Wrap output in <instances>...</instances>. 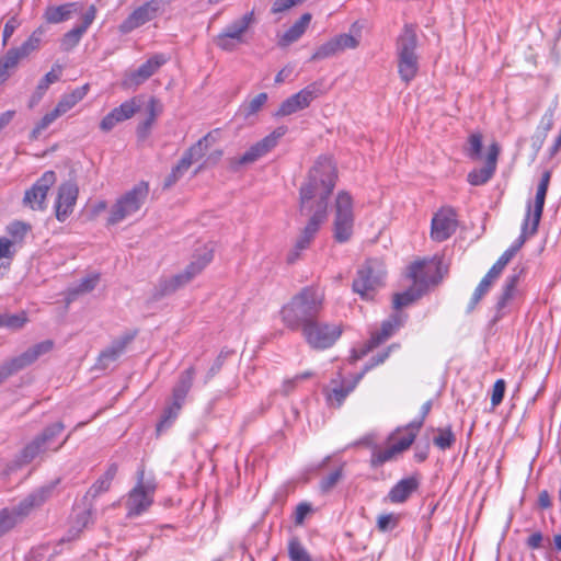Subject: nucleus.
<instances>
[{
  "label": "nucleus",
  "mask_w": 561,
  "mask_h": 561,
  "mask_svg": "<svg viewBox=\"0 0 561 561\" xmlns=\"http://www.w3.org/2000/svg\"><path fill=\"white\" fill-rule=\"evenodd\" d=\"M397 520L392 514L380 515L377 519V527L380 531H388L394 528Z\"/></svg>",
  "instance_id": "obj_64"
},
{
  "label": "nucleus",
  "mask_w": 561,
  "mask_h": 561,
  "mask_svg": "<svg viewBox=\"0 0 561 561\" xmlns=\"http://www.w3.org/2000/svg\"><path fill=\"white\" fill-rule=\"evenodd\" d=\"M301 334L311 348L325 350L337 341L342 329L339 324L321 322L316 318L304 327Z\"/></svg>",
  "instance_id": "obj_9"
},
{
  "label": "nucleus",
  "mask_w": 561,
  "mask_h": 561,
  "mask_svg": "<svg viewBox=\"0 0 561 561\" xmlns=\"http://www.w3.org/2000/svg\"><path fill=\"white\" fill-rule=\"evenodd\" d=\"M288 556L290 561H311L310 554L296 537L288 542Z\"/></svg>",
  "instance_id": "obj_47"
},
{
  "label": "nucleus",
  "mask_w": 561,
  "mask_h": 561,
  "mask_svg": "<svg viewBox=\"0 0 561 561\" xmlns=\"http://www.w3.org/2000/svg\"><path fill=\"white\" fill-rule=\"evenodd\" d=\"M404 322V316L400 312L393 313L382 322L380 331L373 334L370 347L377 346L389 339Z\"/></svg>",
  "instance_id": "obj_30"
},
{
  "label": "nucleus",
  "mask_w": 561,
  "mask_h": 561,
  "mask_svg": "<svg viewBox=\"0 0 561 561\" xmlns=\"http://www.w3.org/2000/svg\"><path fill=\"white\" fill-rule=\"evenodd\" d=\"M253 22L254 13L251 11L227 25L221 34L230 37L233 41H237L238 43H243V34Z\"/></svg>",
  "instance_id": "obj_32"
},
{
  "label": "nucleus",
  "mask_w": 561,
  "mask_h": 561,
  "mask_svg": "<svg viewBox=\"0 0 561 561\" xmlns=\"http://www.w3.org/2000/svg\"><path fill=\"white\" fill-rule=\"evenodd\" d=\"M61 115L54 108L49 113L43 116V118L37 123V125L31 131V139H37L42 131L48 128L58 117Z\"/></svg>",
  "instance_id": "obj_51"
},
{
  "label": "nucleus",
  "mask_w": 561,
  "mask_h": 561,
  "mask_svg": "<svg viewBox=\"0 0 561 561\" xmlns=\"http://www.w3.org/2000/svg\"><path fill=\"white\" fill-rule=\"evenodd\" d=\"M482 150V136L480 134H472L468 139L467 156L472 160H478L481 157Z\"/></svg>",
  "instance_id": "obj_55"
},
{
  "label": "nucleus",
  "mask_w": 561,
  "mask_h": 561,
  "mask_svg": "<svg viewBox=\"0 0 561 561\" xmlns=\"http://www.w3.org/2000/svg\"><path fill=\"white\" fill-rule=\"evenodd\" d=\"M64 428L65 426L61 422H56L47 426L38 436L22 449L20 455L10 465H8L5 473L9 474L22 466L30 463L48 450H58L69 437L67 436L59 445L53 446L55 438L60 435Z\"/></svg>",
  "instance_id": "obj_5"
},
{
  "label": "nucleus",
  "mask_w": 561,
  "mask_h": 561,
  "mask_svg": "<svg viewBox=\"0 0 561 561\" xmlns=\"http://www.w3.org/2000/svg\"><path fill=\"white\" fill-rule=\"evenodd\" d=\"M79 188L73 182L62 183L58 188V195L55 202L56 218L64 222L73 211Z\"/></svg>",
  "instance_id": "obj_20"
},
{
  "label": "nucleus",
  "mask_w": 561,
  "mask_h": 561,
  "mask_svg": "<svg viewBox=\"0 0 561 561\" xmlns=\"http://www.w3.org/2000/svg\"><path fill=\"white\" fill-rule=\"evenodd\" d=\"M333 227L334 239L337 242L343 243L351 239L354 227L353 198L345 191H341L336 196Z\"/></svg>",
  "instance_id": "obj_10"
},
{
  "label": "nucleus",
  "mask_w": 561,
  "mask_h": 561,
  "mask_svg": "<svg viewBox=\"0 0 561 561\" xmlns=\"http://www.w3.org/2000/svg\"><path fill=\"white\" fill-rule=\"evenodd\" d=\"M92 508H84L82 512L77 513L73 528L76 529V535L80 533L84 527H87L90 523H92Z\"/></svg>",
  "instance_id": "obj_58"
},
{
  "label": "nucleus",
  "mask_w": 561,
  "mask_h": 561,
  "mask_svg": "<svg viewBox=\"0 0 561 561\" xmlns=\"http://www.w3.org/2000/svg\"><path fill=\"white\" fill-rule=\"evenodd\" d=\"M312 376V373L311 371H306V373H302V374H299V375H296L295 377L290 378V379H287L283 382V386H282V391L284 394H289L296 387V385L301 381V380H305V379H308Z\"/></svg>",
  "instance_id": "obj_61"
},
{
  "label": "nucleus",
  "mask_w": 561,
  "mask_h": 561,
  "mask_svg": "<svg viewBox=\"0 0 561 561\" xmlns=\"http://www.w3.org/2000/svg\"><path fill=\"white\" fill-rule=\"evenodd\" d=\"M96 16V8L94 4H91L88 10L81 16V24L75 26L70 31H68L60 43V46L64 50H70L76 47L83 34L87 32L89 26L93 23Z\"/></svg>",
  "instance_id": "obj_23"
},
{
  "label": "nucleus",
  "mask_w": 561,
  "mask_h": 561,
  "mask_svg": "<svg viewBox=\"0 0 561 561\" xmlns=\"http://www.w3.org/2000/svg\"><path fill=\"white\" fill-rule=\"evenodd\" d=\"M57 483L58 481H54L41 485L12 507L20 522L28 516L34 508L43 505L53 495Z\"/></svg>",
  "instance_id": "obj_18"
},
{
  "label": "nucleus",
  "mask_w": 561,
  "mask_h": 561,
  "mask_svg": "<svg viewBox=\"0 0 561 561\" xmlns=\"http://www.w3.org/2000/svg\"><path fill=\"white\" fill-rule=\"evenodd\" d=\"M44 31L42 28L35 30L31 36L19 47H13L22 59L26 58L32 51L39 47Z\"/></svg>",
  "instance_id": "obj_43"
},
{
  "label": "nucleus",
  "mask_w": 561,
  "mask_h": 561,
  "mask_svg": "<svg viewBox=\"0 0 561 561\" xmlns=\"http://www.w3.org/2000/svg\"><path fill=\"white\" fill-rule=\"evenodd\" d=\"M80 2H68L60 5H49L46 8L44 18L48 23L58 24L72 18L82 11Z\"/></svg>",
  "instance_id": "obj_24"
},
{
  "label": "nucleus",
  "mask_w": 561,
  "mask_h": 561,
  "mask_svg": "<svg viewBox=\"0 0 561 561\" xmlns=\"http://www.w3.org/2000/svg\"><path fill=\"white\" fill-rule=\"evenodd\" d=\"M530 228H531L530 204H528L526 216H525L523 225H522L520 236L515 240L519 245L523 247L525 241L527 240V238L533 236V234H530Z\"/></svg>",
  "instance_id": "obj_60"
},
{
  "label": "nucleus",
  "mask_w": 561,
  "mask_h": 561,
  "mask_svg": "<svg viewBox=\"0 0 561 561\" xmlns=\"http://www.w3.org/2000/svg\"><path fill=\"white\" fill-rule=\"evenodd\" d=\"M183 404L171 399V403L163 409L161 419L157 424L156 430L158 434H161L173 424V422L178 419Z\"/></svg>",
  "instance_id": "obj_37"
},
{
  "label": "nucleus",
  "mask_w": 561,
  "mask_h": 561,
  "mask_svg": "<svg viewBox=\"0 0 561 561\" xmlns=\"http://www.w3.org/2000/svg\"><path fill=\"white\" fill-rule=\"evenodd\" d=\"M359 42L356 37L351 34H340L328 42L320 45L312 54L310 60L318 61L334 57L345 49H354L358 46Z\"/></svg>",
  "instance_id": "obj_17"
},
{
  "label": "nucleus",
  "mask_w": 561,
  "mask_h": 561,
  "mask_svg": "<svg viewBox=\"0 0 561 561\" xmlns=\"http://www.w3.org/2000/svg\"><path fill=\"white\" fill-rule=\"evenodd\" d=\"M421 427L422 421H412L404 427V434L394 443L400 453L410 448Z\"/></svg>",
  "instance_id": "obj_38"
},
{
  "label": "nucleus",
  "mask_w": 561,
  "mask_h": 561,
  "mask_svg": "<svg viewBox=\"0 0 561 561\" xmlns=\"http://www.w3.org/2000/svg\"><path fill=\"white\" fill-rule=\"evenodd\" d=\"M554 122V107H549L545 114L542 115L539 125L537 127V131L534 136V146L537 147V149L541 148L548 133L553 127Z\"/></svg>",
  "instance_id": "obj_34"
},
{
  "label": "nucleus",
  "mask_w": 561,
  "mask_h": 561,
  "mask_svg": "<svg viewBox=\"0 0 561 561\" xmlns=\"http://www.w3.org/2000/svg\"><path fill=\"white\" fill-rule=\"evenodd\" d=\"M322 291L312 286L304 287L285 304L280 311L283 324L291 331L302 330L313 319L318 318L323 308Z\"/></svg>",
  "instance_id": "obj_2"
},
{
  "label": "nucleus",
  "mask_w": 561,
  "mask_h": 561,
  "mask_svg": "<svg viewBox=\"0 0 561 561\" xmlns=\"http://www.w3.org/2000/svg\"><path fill=\"white\" fill-rule=\"evenodd\" d=\"M149 185L146 182L136 184L131 190L122 195L112 206L108 225H116L140 210L148 198Z\"/></svg>",
  "instance_id": "obj_7"
},
{
  "label": "nucleus",
  "mask_w": 561,
  "mask_h": 561,
  "mask_svg": "<svg viewBox=\"0 0 561 561\" xmlns=\"http://www.w3.org/2000/svg\"><path fill=\"white\" fill-rule=\"evenodd\" d=\"M386 277L385 264L377 259L366 260L358 268L353 280V290L363 299L370 300L375 293L383 286Z\"/></svg>",
  "instance_id": "obj_6"
},
{
  "label": "nucleus",
  "mask_w": 561,
  "mask_h": 561,
  "mask_svg": "<svg viewBox=\"0 0 561 561\" xmlns=\"http://www.w3.org/2000/svg\"><path fill=\"white\" fill-rule=\"evenodd\" d=\"M61 115L54 108L49 113L43 116V118L37 123V125L31 131V139H37L42 131L48 128L58 117Z\"/></svg>",
  "instance_id": "obj_52"
},
{
  "label": "nucleus",
  "mask_w": 561,
  "mask_h": 561,
  "mask_svg": "<svg viewBox=\"0 0 561 561\" xmlns=\"http://www.w3.org/2000/svg\"><path fill=\"white\" fill-rule=\"evenodd\" d=\"M110 486L111 482L105 478L101 477L92 484V486L88 491V495L96 497L101 493L106 492L110 489Z\"/></svg>",
  "instance_id": "obj_62"
},
{
  "label": "nucleus",
  "mask_w": 561,
  "mask_h": 561,
  "mask_svg": "<svg viewBox=\"0 0 561 561\" xmlns=\"http://www.w3.org/2000/svg\"><path fill=\"white\" fill-rule=\"evenodd\" d=\"M215 141L211 133L201 138L196 144L191 146L179 161V169H190V167L201 160L207 152L209 146Z\"/></svg>",
  "instance_id": "obj_25"
},
{
  "label": "nucleus",
  "mask_w": 561,
  "mask_h": 561,
  "mask_svg": "<svg viewBox=\"0 0 561 561\" xmlns=\"http://www.w3.org/2000/svg\"><path fill=\"white\" fill-rule=\"evenodd\" d=\"M336 180V168L329 157H320L309 171L307 182L300 187V211L311 214L302 232L314 237L327 218L328 198Z\"/></svg>",
  "instance_id": "obj_1"
},
{
  "label": "nucleus",
  "mask_w": 561,
  "mask_h": 561,
  "mask_svg": "<svg viewBox=\"0 0 561 561\" xmlns=\"http://www.w3.org/2000/svg\"><path fill=\"white\" fill-rule=\"evenodd\" d=\"M44 31L42 28L35 30L31 36L19 47H13L22 59L26 58L32 51L39 47Z\"/></svg>",
  "instance_id": "obj_42"
},
{
  "label": "nucleus",
  "mask_w": 561,
  "mask_h": 561,
  "mask_svg": "<svg viewBox=\"0 0 561 561\" xmlns=\"http://www.w3.org/2000/svg\"><path fill=\"white\" fill-rule=\"evenodd\" d=\"M194 374L193 367L187 368L181 374L179 381L172 390V400L184 404L185 398L193 385Z\"/></svg>",
  "instance_id": "obj_33"
},
{
  "label": "nucleus",
  "mask_w": 561,
  "mask_h": 561,
  "mask_svg": "<svg viewBox=\"0 0 561 561\" xmlns=\"http://www.w3.org/2000/svg\"><path fill=\"white\" fill-rule=\"evenodd\" d=\"M422 291L423 290L420 289V287H417V289L409 288L403 293L396 294L393 296V308L396 310H399L403 307L409 306L410 304H412L413 301L421 297Z\"/></svg>",
  "instance_id": "obj_45"
},
{
  "label": "nucleus",
  "mask_w": 561,
  "mask_h": 561,
  "mask_svg": "<svg viewBox=\"0 0 561 561\" xmlns=\"http://www.w3.org/2000/svg\"><path fill=\"white\" fill-rule=\"evenodd\" d=\"M524 272V268H513V272L507 278L505 279V283L502 288V293L496 301V311L499 313L497 317L503 316V310L506 308L508 302L514 298L516 294V286L519 282V278Z\"/></svg>",
  "instance_id": "obj_27"
},
{
  "label": "nucleus",
  "mask_w": 561,
  "mask_h": 561,
  "mask_svg": "<svg viewBox=\"0 0 561 561\" xmlns=\"http://www.w3.org/2000/svg\"><path fill=\"white\" fill-rule=\"evenodd\" d=\"M54 347V342L51 340L42 341L28 350H26L21 355L13 357L9 360V374H15L19 370L30 366L34 362H36L41 356L49 353Z\"/></svg>",
  "instance_id": "obj_21"
},
{
  "label": "nucleus",
  "mask_w": 561,
  "mask_h": 561,
  "mask_svg": "<svg viewBox=\"0 0 561 561\" xmlns=\"http://www.w3.org/2000/svg\"><path fill=\"white\" fill-rule=\"evenodd\" d=\"M163 0H149L136 8L118 26L122 34H128L134 30L154 20L164 11Z\"/></svg>",
  "instance_id": "obj_12"
},
{
  "label": "nucleus",
  "mask_w": 561,
  "mask_h": 561,
  "mask_svg": "<svg viewBox=\"0 0 561 561\" xmlns=\"http://www.w3.org/2000/svg\"><path fill=\"white\" fill-rule=\"evenodd\" d=\"M56 182L54 171H46L34 184L25 192L23 202L34 210H43L49 188Z\"/></svg>",
  "instance_id": "obj_19"
},
{
  "label": "nucleus",
  "mask_w": 561,
  "mask_h": 561,
  "mask_svg": "<svg viewBox=\"0 0 561 561\" xmlns=\"http://www.w3.org/2000/svg\"><path fill=\"white\" fill-rule=\"evenodd\" d=\"M100 280L99 274H90L83 277L77 285L68 288V295L70 298H75L79 295L92 291Z\"/></svg>",
  "instance_id": "obj_40"
},
{
  "label": "nucleus",
  "mask_w": 561,
  "mask_h": 561,
  "mask_svg": "<svg viewBox=\"0 0 561 561\" xmlns=\"http://www.w3.org/2000/svg\"><path fill=\"white\" fill-rule=\"evenodd\" d=\"M213 257V245L205 244L203 248L196 250L193 261L183 272L169 278L165 277L159 279L151 290V300L158 301L184 287L211 262Z\"/></svg>",
  "instance_id": "obj_3"
},
{
  "label": "nucleus",
  "mask_w": 561,
  "mask_h": 561,
  "mask_svg": "<svg viewBox=\"0 0 561 561\" xmlns=\"http://www.w3.org/2000/svg\"><path fill=\"white\" fill-rule=\"evenodd\" d=\"M44 31L42 28L35 30L31 36L19 47H13L22 59L26 58L32 51L39 47Z\"/></svg>",
  "instance_id": "obj_44"
},
{
  "label": "nucleus",
  "mask_w": 561,
  "mask_h": 561,
  "mask_svg": "<svg viewBox=\"0 0 561 561\" xmlns=\"http://www.w3.org/2000/svg\"><path fill=\"white\" fill-rule=\"evenodd\" d=\"M401 454L400 450L397 448L394 443L385 448V449H377L373 451L370 465L374 468L382 466L385 462H388L396 458L397 455Z\"/></svg>",
  "instance_id": "obj_41"
},
{
  "label": "nucleus",
  "mask_w": 561,
  "mask_h": 561,
  "mask_svg": "<svg viewBox=\"0 0 561 561\" xmlns=\"http://www.w3.org/2000/svg\"><path fill=\"white\" fill-rule=\"evenodd\" d=\"M312 16L310 13H304L298 21L294 23L293 26H290L279 38L278 45L282 47H286L290 45L291 43L298 41L304 33L306 32L307 27L310 24Z\"/></svg>",
  "instance_id": "obj_31"
},
{
  "label": "nucleus",
  "mask_w": 561,
  "mask_h": 561,
  "mask_svg": "<svg viewBox=\"0 0 561 561\" xmlns=\"http://www.w3.org/2000/svg\"><path fill=\"white\" fill-rule=\"evenodd\" d=\"M321 94H323L322 83L312 82L299 92L286 99L274 115L276 117H284L305 110Z\"/></svg>",
  "instance_id": "obj_13"
},
{
  "label": "nucleus",
  "mask_w": 561,
  "mask_h": 561,
  "mask_svg": "<svg viewBox=\"0 0 561 561\" xmlns=\"http://www.w3.org/2000/svg\"><path fill=\"white\" fill-rule=\"evenodd\" d=\"M21 59V55H19L14 48H10L0 57V84L8 80L11 72L16 69Z\"/></svg>",
  "instance_id": "obj_36"
},
{
  "label": "nucleus",
  "mask_w": 561,
  "mask_h": 561,
  "mask_svg": "<svg viewBox=\"0 0 561 561\" xmlns=\"http://www.w3.org/2000/svg\"><path fill=\"white\" fill-rule=\"evenodd\" d=\"M493 174L494 172L491 168L483 167L481 169H476L468 174V182L474 186L483 185L493 176Z\"/></svg>",
  "instance_id": "obj_53"
},
{
  "label": "nucleus",
  "mask_w": 561,
  "mask_h": 561,
  "mask_svg": "<svg viewBox=\"0 0 561 561\" xmlns=\"http://www.w3.org/2000/svg\"><path fill=\"white\" fill-rule=\"evenodd\" d=\"M286 133V126L275 128L271 134L252 145L242 156H240L237 160V164H250L255 162L257 159L270 152Z\"/></svg>",
  "instance_id": "obj_15"
},
{
  "label": "nucleus",
  "mask_w": 561,
  "mask_h": 561,
  "mask_svg": "<svg viewBox=\"0 0 561 561\" xmlns=\"http://www.w3.org/2000/svg\"><path fill=\"white\" fill-rule=\"evenodd\" d=\"M28 322V317L25 311L15 314L3 313L0 314V328H5L10 331H19Z\"/></svg>",
  "instance_id": "obj_39"
},
{
  "label": "nucleus",
  "mask_w": 561,
  "mask_h": 561,
  "mask_svg": "<svg viewBox=\"0 0 561 561\" xmlns=\"http://www.w3.org/2000/svg\"><path fill=\"white\" fill-rule=\"evenodd\" d=\"M165 62L167 58L161 54L150 57L137 69L125 72L122 87L124 89H136L153 76Z\"/></svg>",
  "instance_id": "obj_14"
},
{
  "label": "nucleus",
  "mask_w": 561,
  "mask_h": 561,
  "mask_svg": "<svg viewBox=\"0 0 561 561\" xmlns=\"http://www.w3.org/2000/svg\"><path fill=\"white\" fill-rule=\"evenodd\" d=\"M131 340L133 336L126 335L114 341L108 347L101 352L98 358V365L103 369L107 368L111 363L119 358Z\"/></svg>",
  "instance_id": "obj_29"
},
{
  "label": "nucleus",
  "mask_w": 561,
  "mask_h": 561,
  "mask_svg": "<svg viewBox=\"0 0 561 561\" xmlns=\"http://www.w3.org/2000/svg\"><path fill=\"white\" fill-rule=\"evenodd\" d=\"M417 36L412 25H405L396 43L398 73L402 82L409 84L420 69Z\"/></svg>",
  "instance_id": "obj_4"
},
{
  "label": "nucleus",
  "mask_w": 561,
  "mask_h": 561,
  "mask_svg": "<svg viewBox=\"0 0 561 561\" xmlns=\"http://www.w3.org/2000/svg\"><path fill=\"white\" fill-rule=\"evenodd\" d=\"M343 474L342 467L335 469L320 481V489L322 492H329L332 490L337 482L341 480Z\"/></svg>",
  "instance_id": "obj_57"
},
{
  "label": "nucleus",
  "mask_w": 561,
  "mask_h": 561,
  "mask_svg": "<svg viewBox=\"0 0 561 561\" xmlns=\"http://www.w3.org/2000/svg\"><path fill=\"white\" fill-rule=\"evenodd\" d=\"M62 68L59 65H55L49 72H47L37 85V93L42 96L50 84L57 82L60 79Z\"/></svg>",
  "instance_id": "obj_49"
},
{
  "label": "nucleus",
  "mask_w": 561,
  "mask_h": 561,
  "mask_svg": "<svg viewBox=\"0 0 561 561\" xmlns=\"http://www.w3.org/2000/svg\"><path fill=\"white\" fill-rule=\"evenodd\" d=\"M551 179V171H545L541 175V179L537 186L536 197L534 202V206L531 202H528L530 204V220H531V228H530V234H536L538 231L539 222L542 216L546 195L548 192L549 183Z\"/></svg>",
  "instance_id": "obj_22"
},
{
  "label": "nucleus",
  "mask_w": 561,
  "mask_h": 561,
  "mask_svg": "<svg viewBox=\"0 0 561 561\" xmlns=\"http://www.w3.org/2000/svg\"><path fill=\"white\" fill-rule=\"evenodd\" d=\"M156 488L154 480H146L145 470L139 469L137 472V483L129 491L125 503L128 517L139 516L152 505Z\"/></svg>",
  "instance_id": "obj_8"
},
{
  "label": "nucleus",
  "mask_w": 561,
  "mask_h": 561,
  "mask_svg": "<svg viewBox=\"0 0 561 561\" xmlns=\"http://www.w3.org/2000/svg\"><path fill=\"white\" fill-rule=\"evenodd\" d=\"M19 517L12 508H3L0 511V536L8 533L20 524Z\"/></svg>",
  "instance_id": "obj_48"
},
{
  "label": "nucleus",
  "mask_w": 561,
  "mask_h": 561,
  "mask_svg": "<svg viewBox=\"0 0 561 561\" xmlns=\"http://www.w3.org/2000/svg\"><path fill=\"white\" fill-rule=\"evenodd\" d=\"M409 276L414 285L424 290L431 285H436L443 278L442 260L433 257L414 262L409 268Z\"/></svg>",
  "instance_id": "obj_11"
},
{
  "label": "nucleus",
  "mask_w": 561,
  "mask_h": 561,
  "mask_svg": "<svg viewBox=\"0 0 561 561\" xmlns=\"http://www.w3.org/2000/svg\"><path fill=\"white\" fill-rule=\"evenodd\" d=\"M453 208L443 207L432 218L431 238L436 242L449 239L457 229L458 222Z\"/></svg>",
  "instance_id": "obj_16"
},
{
  "label": "nucleus",
  "mask_w": 561,
  "mask_h": 561,
  "mask_svg": "<svg viewBox=\"0 0 561 561\" xmlns=\"http://www.w3.org/2000/svg\"><path fill=\"white\" fill-rule=\"evenodd\" d=\"M14 253L15 249L13 242L5 237H0V260L12 259Z\"/></svg>",
  "instance_id": "obj_63"
},
{
  "label": "nucleus",
  "mask_w": 561,
  "mask_h": 561,
  "mask_svg": "<svg viewBox=\"0 0 561 561\" xmlns=\"http://www.w3.org/2000/svg\"><path fill=\"white\" fill-rule=\"evenodd\" d=\"M268 96L265 92L259 93L256 96H254L252 100H250L248 103H244L242 105V111L244 113L245 117H250L254 114H256L263 105L266 103Z\"/></svg>",
  "instance_id": "obj_50"
},
{
  "label": "nucleus",
  "mask_w": 561,
  "mask_h": 561,
  "mask_svg": "<svg viewBox=\"0 0 561 561\" xmlns=\"http://www.w3.org/2000/svg\"><path fill=\"white\" fill-rule=\"evenodd\" d=\"M437 432L438 435L434 437V444L443 450L450 448L456 440L451 428H438Z\"/></svg>",
  "instance_id": "obj_54"
},
{
  "label": "nucleus",
  "mask_w": 561,
  "mask_h": 561,
  "mask_svg": "<svg viewBox=\"0 0 561 561\" xmlns=\"http://www.w3.org/2000/svg\"><path fill=\"white\" fill-rule=\"evenodd\" d=\"M420 486V476L414 473L408 478L400 480L397 484H394L388 497L392 503H403L409 496L417 490Z\"/></svg>",
  "instance_id": "obj_26"
},
{
  "label": "nucleus",
  "mask_w": 561,
  "mask_h": 561,
  "mask_svg": "<svg viewBox=\"0 0 561 561\" xmlns=\"http://www.w3.org/2000/svg\"><path fill=\"white\" fill-rule=\"evenodd\" d=\"M139 110V104L137 103L136 98L125 101L119 106L112 110L114 115L117 117L119 122H124L134 116V114Z\"/></svg>",
  "instance_id": "obj_46"
},
{
  "label": "nucleus",
  "mask_w": 561,
  "mask_h": 561,
  "mask_svg": "<svg viewBox=\"0 0 561 561\" xmlns=\"http://www.w3.org/2000/svg\"><path fill=\"white\" fill-rule=\"evenodd\" d=\"M364 377V373H359L355 376L354 380L352 382H346L344 380H336L333 379L331 381V389L328 393V400L333 402H336V405L340 407L345 398L355 389L357 383L362 380Z\"/></svg>",
  "instance_id": "obj_28"
},
{
  "label": "nucleus",
  "mask_w": 561,
  "mask_h": 561,
  "mask_svg": "<svg viewBox=\"0 0 561 561\" xmlns=\"http://www.w3.org/2000/svg\"><path fill=\"white\" fill-rule=\"evenodd\" d=\"M88 92V85H83L80 88L75 89L71 93L65 94L61 96L59 102L57 103L55 110L60 114L64 115L68 111H70L77 103H79Z\"/></svg>",
  "instance_id": "obj_35"
},
{
  "label": "nucleus",
  "mask_w": 561,
  "mask_h": 561,
  "mask_svg": "<svg viewBox=\"0 0 561 561\" xmlns=\"http://www.w3.org/2000/svg\"><path fill=\"white\" fill-rule=\"evenodd\" d=\"M506 383L503 379H497L493 385L492 394H491V404L492 407H497L505 393Z\"/></svg>",
  "instance_id": "obj_59"
},
{
  "label": "nucleus",
  "mask_w": 561,
  "mask_h": 561,
  "mask_svg": "<svg viewBox=\"0 0 561 561\" xmlns=\"http://www.w3.org/2000/svg\"><path fill=\"white\" fill-rule=\"evenodd\" d=\"M28 226L21 221H14L8 226L7 232L12 237L13 244L21 242L27 233Z\"/></svg>",
  "instance_id": "obj_56"
}]
</instances>
